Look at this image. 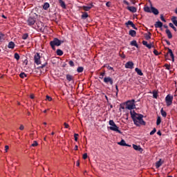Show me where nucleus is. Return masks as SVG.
I'll use <instances>...</instances> for the list:
<instances>
[{
  "label": "nucleus",
  "mask_w": 177,
  "mask_h": 177,
  "mask_svg": "<svg viewBox=\"0 0 177 177\" xmlns=\"http://www.w3.org/2000/svg\"><path fill=\"white\" fill-rule=\"evenodd\" d=\"M169 27H171V28H173V30H174V31H176V28L175 27V26H174V24L169 23Z\"/></svg>",
  "instance_id": "42"
},
{
  "label": "nucleus",
  "mask_w": 177,
  "mask_h": 177,
  "mask_svg": "<svg viewBox=\"0 0 177 177\" xmlns=\"http://www.w3.org/2000/svg\"><path fill=\"white\" fill-rule=\"evenodd\" d=\"M19 77H20V78H26L27 77V74H26L24 73H21L19 74Z\"/></svg>",
  "instance_id": "38"
},
{
  "label": "nucleus",
  "mask_w": 177,
  "mask_h": 177,
  "mask_svg": "<svg viewBox=\"0 0 177 177\" xmlns=\"http://www.w3.org/2000/svg\"><path fill=\"white\" fill-rule=\"evenodd\" d=\"M119 56H120L122 59H125V54H124V52L120 51Z\"/></svg>",
  "instance_id": "39"
},
{
  "label": "nucleus",
  "mask_w": 177,
  "mask_h": 177,
  "mask_svg": "<svg viewBox=\"0 0 177 177\" xmlns=\"http://www.w3.org/2000/svg\"><path fill=\"white\" fill-rule=\"evenodd\" d=\"M110 1H108V2H106V6H107L108 8H110Z\"/></svg>",
  "instance_id": "58"
},
{
  "label": "nucleus",
  "mask_w": 177,
  "mask_h": 177,
  "mask_svg": "<svg viewBox=\"0 0 177 177\" xmlns=\"http://www.w3.org/2000/svg\"><path fill=\"white\" fill-rule=\"evenodd\" d=\"M161 115H162L165 118L167 117V112L164 111V108H162L160 110Z\"/></svg>",
  "instance_id": "31"
},
{
  "label": "nucleus",
  "mask_w": 177,
  "mask_h": 177,
  "mask_svg": "<svg viewBox=\"0 0 177 177\" xmlns=\"http://www.w3.org/2000/svg\"><path fill=\"white\" fill-rule=\"evenodd\" d=\"M165 67L167 70H171V64H165Z\"/></svg>",
  "instance_id": "43"
},
{
  "label": "nucleus",
  "mask_w": 177,
  "mask_h": 177,
  "mask_svg": "<svg viewBox=\"0 0 177 177\" xmlns=\"http://www.w3.org/2000/svg\"><path fill=\"white\" fill-rule=\"evenodd\" d=\"M115 89H116V96H118L119 90H118V85L115 86Z\"/></svg>",
  "instance_id": "56"
},
{
  "label": "nucleus",
  "mask_w": 177,
  "mask_h": 177,
  "mask_svg": "<svg viewBox=\"0 0 177 177\" xmlns=\"http://www.w3.org/2000/svg\"><path fill=\"white\" fill-rule=\"evenodd\" d=\"M165 32L169 39H171L172 38V33L171 32V30H169V29H167Z\"/></svg>",
  "instance_id": "18"
},
{
  "label": "nucleus",
  "mask_w": 177,
  "mask_h": 177,
  "mask_svg": "<svg viewBox=\"0 0 177 177\" xmlns=\"http://www.w3.org/2000/svg\"><path fill=\"white\" fill-rule=\"evenodd\" d=\"M124 3H125V5H127V6H129V2L124 1Z\"/></svg>",
  "instance_id": "59"
},
{
  "label": "nucleus",
  "mask_w": 177,
  "mask_h": 177,
  "mask_svg": "<svg viewBox=\"0 0 177 177\" xmlns=\"http://www.w3.org/2000/svg\"><path fill=\"white\" fill-rule=\"evenodd\" d=\"M127 9L129 10V12H131V13H136L138 11V9L133 6H127Z\"/></svg>",
  "instance_id": "11"
},
{
  "label": "nucleus",
  "mask_w": 177,
  "mask_h": 177,
  "mask_svg": "<svg viewBox=\"0 0 177 177\" xmlns=\"http://www.w3.org/2000/svg\"><path fill=\"white\" fill-rule=\"evenodd\" d=\"M34 60L35 63L39 66V64H41V55H39V53H37L34 56Z\"/></svg>",
  "instance_id": "6"
},
{
  "label": "nucleus",
  "mask_w": 177,
  "mask_h": 177,
  "mask_svg": "<svg viewBox=\"0 0 177 177\" xmlns=\"http://www.w3.org/2000/svg\"><path fill=\"white\" fill-rule=\"evenodd\" d=\"M48 66V62H46L44 64H42L41 66L39 67V68H44V67H46Z\"/></svg>",
  "instance_id": "49"
},
{
  "label": "nucleus",
  "mask_w": 177,
  "mask_h": 177,
  "mask_svg": "<svg viewBox=\"0 0 177 177\" xmlns=\"http://www.w3.org/2000/svg\"><path fill=\"white\" fill-rule=\"evenodd\" d=\"M157 132V129H156V128H154L151 132H150V135H154V133Z\"/></svg>",
  "instance_id": "48"
},
{
  "label": "nucleus",
  "mask_w": 177,
  "mask_h": 177,
  "mask_svg": "<svg viewBox=\"0 0 177 177\" xmlns=\"http://www.w3.org/2000/svg\"><path fill=\"white\" fill-rule=\"evenodd\" d=\"M28 26H34L35 24V19L32 17H29L28 19Z\"/></svg>",
  "instance_id": "10"
},
{
  "label": "nucleus",
  "mask_w": 177,
  "mask_h": 177,
  "mask_svg": "<svg viewBox=\"0 0 177 177\" xmlns=\"http://www.w3.org/2000/svg\"><path fill=\"white\" fill-rule=\"evenodd\" d=\"M142 45L148 48V49H151V48H153V45H151V44H147V41L145 40L142 41Z\"/></svg>",
  "instance_id": "14"
},
{
  "label": "nucleus",
  "mask_w": 177,
  "mask_h": 177,
  "mask_svg": "<svg viewBox=\"0 0 177 177\" xmlns=\"http://www.w3.org/2000/svg\"><path fill=\"white\" fill-rule=\"evenodd\" d=\"M135 103V100H128L126 102V109L127 110H133V109H136V104Z\"/></svg>",
  "instance_id": "4"
},
{
  "label": "nucleus",
  "mask_w": 177,
  "mask_h": 177,
  "mask_svg": "<svg viewBox=\"0 0 177 177\" xmlns=\"http://www.w3.org/2000/svg\"><path fill=\"white\" fill-rule=\"evenodd\" d=\"M131 117L136 127H140V125H146V122L143 120V115L138 114L135 111H130Z\"/></svg>",
  "instance_id": "1"
},
{
  "label": "nucleus",
  "mask_w": 177,
  "mask_h": 177,
  "mask_svg": "<svg viewBox=\"0 0 177 177\" xmlns=\"http://www.w3.org/2000/svg\"><path fill=\"white\" fill-rule=\"evenodd\" d=\"M15 42L13 41L9 42L8 45V48H9V49H15Z\"/></svg>",
  "instance_id": "19"
},
{
  "label": "nucleus",
  "mask_w": 177,
  "mask_h": 177,
  "mask_svg": "<svg viewBox=\"0 0 177 177\" xmlns=\"http://www.w3.org/2000/svg\"><path fill=\"white\" fill-rule=\"evenodd\" d=\"M176 17H172L171 18V21L172 23L174 24V26H176V27H177V20H176Z\"/></svg>",
  "instance_id": "29"
},
{
  "label": "nucleus",
  "mask_w": 177,
  "mask_h": 177,
  "mask_svg": "<svg viewBox=\"0 0 177 177\" xmlns=\"http://www.w3.org/2000/svg\"><path fill=\"white\" fill-rule=\"evenodd\" d=\"M5 150H6V153H8V151L9 150V146L8 145L5 146Z\"/></svg>",
  "instance_id": "57"
},
{
  "label": "nucleus",
  "mask_w": 177,
  "mask_h": 177,
  "mask_svg": "<svg viewBox=\"0 0 177 177\" xmlns=\"http://www.w3.org/2000/svg\"><path fill=\"white\" fill-rule=\"evenodd\" d=\"M153 53L156 56H158L160 55V53H158V50L156 49L153 50Z\"/></svg>",
  "instance_id": "47"
},
{
  "label": "nucleus",
  "mask_w": 177,
  "mask_h": 177,
  "mask_svg": "<svg viewBox=\"0 0 177 177\" xmlns=\"http://www.w3.org/2000/svg\"><path fill=\"white\" fill-rule=\"evenodd\" d=\"M144 10L145 12H147V13H151V7L150 8V7L147 6H145Z\"/></svg>",
  "instance_id": "20"
},
{
  "label": "nucleus",
  "mask_w": 177,
  "mask_h": 177,
  "mask_svg": "<svg viewBox=\"0 0 177 177\" xmlns=\"http://www.w3.org/2000/svg\"><path fill=\"white\" fill-rule=\"evenodd\" d=\"M165 102L167 107H169L172 104V102H174V95H167L165 97Z\"/></svg>",
  "instance_id": "5"
},
{
  "label": "nucleus",
  "mask_w": 177,
  "mask_h": 177,
  "mask_svg": "<svg viewBox=\"0 0 177 177\" xmlns=\"http://www.w3.org/2000/svg\"><path fill=\"white\" fill-rule=\"evenodd\" d=\"M22 39H27V38H28V33H25L22 35L21 37Z\"/></svg>",
  "instance_id": "41"
},
{
  "label": "nucleus",
  "mask_w": 177,
  "mask_h": 177,
  "mask_svg": "<svg viewBox=\"0 0 177 177\" xmlns=\"http://www.w3.org/2000/svg\"><path fill=\"white\" fill-rule=\"evenodd\" d=\"M126 68H133V62L129 61L125 64Z\"/></svg>",
  "instance_id": "12"
},
{
  "label": "nucleus",
  "mask_w": 177,
  "mask_h": 177,
  "mask_svg": "<svg viewBox=\"0 0 177 177\" xmlns=\"http://www.w3.org/2000/svg\"><path fill=\"white\" fill-rule=\"evenodd\" d=\"M75 150H78V145L75 146Z\"/></svg>",
  "instance_id": "61"
},
{
  "label": "nucleus",
  "mask_w": 177,
  "mask_h": 177,
  "mask_svg": "<svg viewBox=\"0 0 177 177\" xmlns=\"http://www.w3.org/2000/svg\"><path fill=\"white\" fill-rule=\"evenodd\" d=\"M69 65H70L71 67H74V62H73V61H69Z\"/></svg>",
  "instance_id": "53"
},
{
  "label": "nucleus",
  "mask_w": 177,
  "mask_h": 177,
  "mask_svg": "<svg viewBox=\"0 0 177 177\" xmlns=\"http://www.w3.org/2000/svg\"><path fill=\"white\" fill-rule=\"evenodd\" d=\"M157 135H159V136H161V135H162L161 131H158L157 132Z\"/></svg>",
  "instance_id": "60"
},
{
  "label": "nucleus",
  "mask_w": 177,
  "mask_h": 177,
  "mask_svg": "<svg viewBox=\"0 0 177 177\" xmlns=\"http://www.w3.org/2000/svg\"><path fill=\"white\" fill-rule=\"evenodd\" d=\"M50 45L53 50H56L55 46H60L62 45V41L57 38H55L53 41H50Z\"/></svg>",
  "instance_id": "3"
},
{
  "label": "nucleus",
  "mask_w": 177,
  "mask_h": 177,
  "mask_svg": "<svg viewBox=\"0 0 177 177\" xmlns=\"http://www.w3.org/2000/svg\"><path fill=\"white\" fill-rule=\"evenodd\" d=\"M135 71L136 73H137L138 75H143V73L142 72V70H140V68H136Z\"/></svg>",
  "instance_id": "27"
},
{
  "label": "nucleus",
  "mask_w": 177,
  "mask_h": 177,
  "mask_svg": "<svg viewBox=\"0 0 177 177\" xmlns=\"http://www.w3.org/2000/svg\"><path fill=\"white\" fill-rule=\"evenodd\" d=\"M125 26H127V27L131 26L134 30H138V28H136V26L133 24V22H132V21H128L127 22H126Z\"/></svg>",
  "instance_id": "9"
},
{
  "label": "nucleus",
  "mask_w": 177,
  "mask_h": 177,
  "mask_svg": "<svg viewBox=\"0 0 177 177\" xmlns=\"http://www.w3.org/2000/svg\"><path fill=\"white\" fill-rule=\"evenodd\" d=\"M130 45L131 46H136V48H139V45H138V42L136 41V40L131 41Z\"/></svg>",
  "instance_id": "22"
},
{
  "label": "nucleus",
  "mask_w": 177,
  "mask_h": 177,
  "mask_svg": "<svg viewBox=\"0 0 177 177\" xmlns=\"http://www.w3.org/2000/svg\"><path fill=\"white\" fill-rule=\"evenodd\" d=\"M161 124V117H158L156 120V125H160Z\"/></svg>",
  "instance_id": "36"
},
{
  "label": "nucleus",
  "mask_w": 177,
  "mask_h": 177,
  "mask_svg": "<svg viewBox=\"0 0 177 177\" xmlns=\"http://www.w3.org/2000/svg\"><path fill=\"white\" fill-rule=\"evenodd\" d=\"M164 164V161H162L161 159L159 160V161L156 162V168H160L161 165Z\"/></svg>",
  "instance_id": "15"
},
{
  "label": "nucleus",
  "mask_w": 177,
  "mask_h": 177,
  "mask_svg": "<svg viewBox=\"0 0 177 177\" xmlns=\"http://www.w3.org/2000/svg\"><path fill=\"white\" fill-rule=\"evenodd\" d=\"M104 82H105V84H110V85H113V79L110 77H104Z\"/></svg>",
  "instance_id": "7"
},
{
  "label": "nucleus",
  "mask_w": 177,
  "mask_h": 177,
  "mask_svg": "<svg viewBox=\"0 0 177 177\" xmlns=\"http://www.w3.org/2000/svg\"><path fill=\"white\" fill-rule=\"evenodd\" d=\"M1 17H3V19H7L6 16H5L4 15H2Z\"/></svg>",
  "instance_id": "62"
},
{
  "label": "nucleus",
  "mask_w": 177,
  "mask_h": 177,
  "mask_svg": "<svg viewBox=\"0 0 177 177\" xmlns=\"http://www.w3.org/2000/svg\"><path fill=\"white\" fill-rule=\"evenodd\" d=\"M64 128H66V129L70 128V125H68V124H67L66 122L64 123Z\"/></svg>",
  "instance_id": "52"
},
{
  "label": "nucleus",
  "mask_w": 177,
  "mask_h": 177,
  "mask_svg": "<svg viewBox=\"0 0 177 177\" xmlns=\"http://www.w3.org/2000/svg\"><path fill=\"white\" fill-rule=\"evenodd\" d=\"M3 37H5V35L0 33V41H2V39H3Z\"/></svg>",
  "instance_id": "55"
},
{
  "label": "nucleus",
  "mask_w": 177,
  "mask_h": 177,
  "mask_svg": "<svg viewBox=\"0 0 177 177\" xmlns=\"http://www.w3.org/2000/svg\"><path fill=\"white\" fill-rule=\"evenodd\" d=\"M118 145H120V146H129L125 142V140H122L120 142L118 143Z\"/></svg>",
  "instance_id": "28"
},
{
  "label": "nucleus",
  "mask_w": 177,
  "mask_h": 177,
  "mask_svg": "<svg viewBox=\"0 0 177 177\" xmlns=\"http://www.w3.org/2000/svg\"><path fill=\"white\" fill-rule=\"evenodd\" d=\"M30 99H34V95H30Z\"/></svg>",
  "instance_id": "64"
},
{
  "label": "nucleus",
  "mask_w": 177,
  "mask_h": 177,
  "mask_svg": "<svg viewBox=\"0 0 177 177\" xmlns=\"http://www.w3.org/2000/svg\"><path fill=\"white\" fill-rule=\"evenodd\" d=\"M152 93L153 99H157V97H158V91L157 90H153Z\"/></svg>",
  "instance_id": "21"
},
{
  "label": "nucleus",
  "mask_w": 177,
  "mask_h": 177,
  "mask_svg": "<svg viewBox=\"0 0 177 177\" xmlns=\"http://www.w3.org/2000/svg\"><path fill=\"white\" fill-rule=\"evenodd\" d=\"M77 73H82V71H84V67H82V66L78 67L77 69Z\"/></svg>",
  "instance_id": "40"
},
{
  "label": "nucleus",
  "mask_w": 177,
  "mask_h": 177,
  "mask_svg": "<svg viewBox=\"0 0 177 177\" xmlns=\"http://www.w3.org/2000/svg\"><path fill=\"white\" fill-rule=\"evenodd\" d=\"M88 17L89 15H88V12H82V19H87V17Z\"/></svg>",
  "instance_id": "32"
},
{
  "label": "nucleus",
  "mask_w": 177,
  "mask_h": 177,
  "mask_svg": "<svg viewBox=\"0 0 177 177\" xmlns=\"http://www.w3.org/2000/svg\"><path fill=\"white\" fill-rule=\"evenodd\" d=\"M133 148L134 149V150H137L138 151H142V148L140 147V146H138L136 145H133Z\"/></svg>",
  "instance_id": "26"
},
{
  "label": "nucleus",
  "mask_w": 177,
  "mask_h": 177,
  "mask_svg": "<svg viewBox=\"0 0 177 177\" xmlns=\"http://www.w3.org/2000/svg\"><path fill=\"white\" fill-rule=\"evenodd\" d=\"M109 124L111 126L109 127L110 131H113L114 132H118V133H122V132H121L120 131V127H118V126H117V124H115V122H114V120H110L109 122Z\"/></svg>",
  "instance_id": "2"
},
{
  "label": "nucleus",
  "mask_w": 177,
  "mask_h": 177,
  "mask_svg": "<svg viewBox=\"0 0 177 177\" xmlns=\"http://www.w3.org/2000/svg\"><path fill=\"white\" fill-rule=\"evenodd\" d=\"M14 57H15V59H16V60L20 59V55H19V53H15Z\"/></svg>",
  "instance_id": "37"
},
{
  "label": "nucleus",
  "mask_w": 177,
  "mask_h": 177,
  "mask_svg": "<svg viewBox=\"0 0 177 177\" xmlns=\"http://www.w3.org/2000/svg\"><path fill=\"white\" fill-rule=\"evenodd\" d=\"M155 27L156 28H161V27H162V22L161 21H157L155 24Z\"/></svg>",
  "instance_id": "23"
},
{
  "label": "nucleus",
  "mask_w": 177,
  "mask_h": 177,
  "mask_svg": "<svg viewBox=\"0 0 177 177\" xmlns=\"http://www.w3.org/2000/svg\"><path fill=\"white\" fill-rule=\"evenodd\" d=\"M46 100H48V102H52V97L49 96V95H46Z\"/></svg>",
  "instance_id": "46"
},
{
  "label": "nucleus",
  "mask_w": 177,
  "mask_h": 177,
  "mask_svg": "<svg viewBox=\"0 0 177 177\" xmlns=\"http://www.w3.org/2000/svg\"><path fill=\"white\" fill-rule=\"evenodd\" d=\"M93 6V3H90L88 6H83L82 9L84 10V12H89L91 9H92V7Z\"/></svg>",
  "instance_id": "8"
},
{
  "label": "nucleus",
  "mask_w": 177,
  "mask_h": 177,
  "mask_svg": "<svg viewBox=\"0 0 177 177\" xmlns=\"http://www.w3.org/2000/svg\"><path fill=\"white\" fill-rule=\"evenodd\" d=\"M145 39H147V41H149V39H151V33L149 32L148 34H146L145 35Z\"/></svg>",
  "instance_id": "30"
},
{
  "label": "nucleus",
  "mask_w": 177,
  "mask_h": 177,
  "mask_svg": "<svg viewBox=\"0 0 177 177\" xmlns=\"http://www.w3.org/2000/svg\"><path fill=\"white\" fill-rule=\"evenodd\" d=\"M78 136H79L78 133L74 134V138L75 142H78Z\"/></svg>",
  "instance_id": "44"
},
{
  "label": "nucleus",
  "mask_w": 177,
  "mask_h": 177,
  "mask_svg": "<svg viewBox=\"0 0 177 177\" xmlns=\"http://www.w3.org/2000/svg\"><path fill=\"white\" fill-rule=\"evenodd\" d=\"M38 146V142L37 141H34L33 143L32 144V147H37Z\"/></svg>",
  "instance_id": "45"
},
{
  "label": "nucleus",
  "mask_w": 177,
  "mask_h": 177,
  "mask_svg": "<svg viewBox=\"0 0 177 177\" xmlns=\"http://www.w3.org/2000/svg\"><path fill=\"white\" fill-rule=\"evenodd\" d=\"M66 80L70 82L71 81H74V77L71 75H66Z\"/></svg>",
  "instance_id": "24"
},
{
  "label": "nucleus",
  "mask_w": 177,
  "mask_h": 177,
  "mask_svg": "<svg viewBox=\"0 0 177 177\" xmlns=\"http://www.w3.org/2000/svg\"><path fill=\"white\" fill-rule=\"evenodd\" d=\"M151 13H153V15H158L159 12H158V10H157V8L154 7H151Z\"/></svg>",
  "instance_id": "16"
},
{
  "label": "nucleus",
  "mask_w": 177,
  "mask_h": 177,
  "mask_svg": "<svg viewBox=\"0 0 177 177\" xmlns=\"http://www.w3.org/2000/svg\"><path fill=\"white\" fill-rule=\"evenodd\" d=\"M129 34L131 35V37H136V31L133 30H130Z\"/></svg>",
  "instance_id": "25"
},
{
  "label": "nucleus",
  "mask_w": 177,
  "mask_h": 177,
  "mask_svg": "<svg viewBox=\"0 0 177 177\" xmlns=\"http://www.w3.org/2000/svg\"><path fill=\"white\" fill-rule=\"evenodd\" d=\"M166 42H167V45H171V43L169 42V41H167Z\"/></svg>",
  "instance_id": "63"
},
{
  "label": "nucleus",
  "mask_w": 177,
  "mask_h": 177,
  "mask_svg": "<svg viewBox=\"0 0 177 177\" xmlns=\"http://www.w3.org/2000/svg\"><path fill=\"white\" fill-rule=\"evenodd\" d=\"M49 3H45L43 6V8L44 9V10H48V9H49Z\"/></svg>",
  "instance_id": "33"
},
{
  "label": "nucleus",
  "mask_w": 177,
  "mask_h": 177,
  "mask_svg": "<svg viewBox=\"0 0 177 177\" xmlns=\"http://www.w3.org/2000/svg\"><path fill=\"white\" fill-rule=\"evenodd\" d=\"M82 158L83 160H86L88 158V153L83 154Z\"/></svg>",
  "instance_id": "50"
},
{
  "label": "nucleus",
  "mask_w": 177,
  "mask_h": 177,
  "mask_svg": "<svg viewBox=\"0 0 177 177\" xmlns=\"http://www.w3.org/2000/svg\"><path fill=\"white\" fill-rule=\"evenodd\" d=\"M19 129H20V131H24V125L21 124L19 127Z\"/></svg>",
  "instance_id": "54"
},
{
  "label": "nucleus",
  "mask_w": 177,
  "mask_h": 177,
  "mask_svg": "<svg viewBox=\"0 0 177 177\" xmlns=\"http://www.w3.org/2000/svg\"><path fill=\"white\" fill-rule=\"evenodd\" d=\"M57 56H63V50H62L60 49H57Z\"/></svg>",
  "instance_id": "34"
},
{
  "label": "nucleus",
  "mask_w": 177,
  "mask_h": 177,
  "mask_svg": "<svg viewBox=\"0 0 177 177\" xmlns=\"http://www.w3.org/2000/svg\"><path fill=\"white\" fill-rule=\"evenodd\" d=\"M160 19L162 20V21H164V23H165L167 21L165 20V18H164V15H160Z\"/></svg>",
  "instance_id": "51"
},
{
  "label": "nucleus",
  "mask_w": 177,
  "mask_h": 177,
  "mask_svg": "<svg viewBox=\"0 0 177 177\" xmlns=\"http://www.w3.org/2000/svg\"><path fill=\"white\" fill-rule=\"evenodd\" d=\"M104 75H106V72L104 71L102 73H100V80H103V78H104Z\"/></svg>",
  "instance_id": "35"
},
{
  "label": "nucleus",
  "mask_w": 177,
  "mask_h": 177,
  "mask_svg": "<svg viewBox=\"0 0 177 177\" xmlns=\"http://www.w3.org/2000/svg\"><path fill=\"white\" fill-rule=\"evenodd\" d=\"M60 4V6L62 7V9H66V3H64V1H63V0H58Z\"/></svg>",
  "instance_id": "17"
},
{
  "label": "nucleus",
  "mask_w": 177,
  "mask_h": 177,
  "mask_svg": "<svg viewBox=\"0 0 177 177\" xmlns=\"http://www.w3.org/2000/svg\"><path fill=\"white\" fill-rule=\"evenodd\" d=\"M167 55H170V57H171L172 62H175V58H174V53H172V50H171V48H168Z\"/></svg>",
  "instance_id": "13"
}]
</instances>
